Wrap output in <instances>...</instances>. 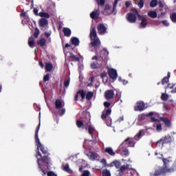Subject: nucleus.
<instances>
[{"instance_id": "13d9d810", "label": "nucleus", "mask_w": 176, "mask_h": 176, "mask_svg": "<svg viewBox=\"0 0 176 176\" xmlns=\"http://www.w3.org/2000/svg\"><path fill=\"white\" fill-rule=\"evenodd\" d=\"M47 176H57V175L56 173H54V172H53V171H48L47 173Z\"/></svg>"}, {"instance_id": "a19ab883", "label": "nucleus", "mask_w": 176, "mask_h": 176, "mask_svg": "<svg viewBox=\"0 0 176 176\" xmlns=\"http://www.w3.org/2000/svg\"><path fill=\"white\" fill-rule=\"evenodd\" d=\"M85 96H86V100H87L88 101H90V100L93 98V96H94V93L93 91H88Z\"/></svg>"}, {"instance_id": "69168bd1", "label": "nucleus", "mask_w": 176, "mask_h": 176, "mask_svg": "<svg viewBox=\"0 0 176 176\" xmlns=\"http://www.w3.org/2000/svg\"><path fill=\"white\" fill-rule=\"evenodd\" d=\"M174 87H175V84H168V89H174Z\"/></svg>"}, {"instance_id": "a211bd4d", "label": "nucleus", "mask_w": 176, "mask_h": 176, "mask_svg": "<svg viewBox=\"0 0 176 176\" xmlns=\"http://www.w3.org/2000/svg\"><path fill=\"white\" fill-rule=\"evenodd\" d=\"M96 60L97 61L96 62L91 63L90 67L91 69H97L102 66L101 63H100V60Z\"/></svg>"}, {"instance_id": "20e7f679", "label": "nucleus", "mask_w": 176, "mask_h": 176, "mask_svg": "<svg viewBox=\"0 0 176 176\" xmlns=\"http://www.w3.org/2000/svg\"><path fill=\"white\" fill-rule=\"evenodd\" d=\"M108 54H109V52L104 48L103 51L100 52V57L97 56H94L91 58V60L94 61V60H98V61H105L107 60V58L108 57Z\"/></svg>"}, {"instance_id": "864d4df0", "label": "nucleus", "mask_w": 176, "mask_h": 176, "mask_svg": "<svg viewBox=\"0 0 176 176\" xmlns=\"http://www.w3.org/2000/svg\"><path fill=\"white\" fill-rule=\"evenodd\" d=\"M63 115H65V109L63 108L59 111V116H63Z\"/></svg>"}, {"instance_id": "ddd939ff", "label": "nucleus", "mask_w": 176, "mask_h": 176, "mask_svg": "<svg viewBox=\"0 0 176 176\" xmlns=\"http://www.w3.org/2000/svg\"><path fill=\"white\" fill-rule=\"evenodd\" d=\"M114 96H115V92L112 89L107 90L104 92V98H106V100H112Z\"/></svg>"}, {"instance_id": "dca6fc26", "label": "nucleus", "mask_w": 176, "mask_h": 176, "mask_svg": "<svg viewBox=\"0 0 176 176\" xmlns=\"http://www.w3.org/2000/svg\"><path fill=\"white\" fill-rule=\"evenodd\" d=\"M162 138L164 144H171V142H173L174 141V137L170 135L169 134L162 137Z\"/></svg>"}, {"instance_id": "bf43d9fd", "label": "nucleus", "mask_w": 176, "mask_h": 176, "mask_svg": "<svg viewBox=\"0 0 176 176\" xmlns=\"http://www.w3.org/2000/svg\"><path fill=\"white\" fill-rule=\"evenodd\" d=\"M156 130L157 131H162V124H158L156 126Z\"/></svg>"}, {"instance_id": "052dcab7", "label": "nucleus", "mask_w": 176, "mask_h": 176, "mask_svg": "<svg viewBox=\"0 0 176 176\" xmlns=\"http://www.w3.org/2000/svg\"><path fill=\"white\" fill-rule=\"evenodd\" d=\"M131 11L133 12V14L138 15V10L136 8H132Z\"/></svg>"}, {"instance_id": "680f3d73", "label": "nucleus", "mask_w": 176, "mask_h": 176, "mask_svg": "<svg viewBox=\"0 0 176 176\" xmlns=\"http://www.w3.org/2000/svg\"><path fill=\"white\" fill-rule=\"evenodd\" d=\"M159 8H164V3H163L162 1H159L157 2Z\"/></svg>"}, {"instance_id": "58836bf2", "label": "nucleus", "mask_w": 176, "mask_h": 176, "mask_svg": "<svg viewBox=\"0 0 176 176\" xmlns=\"http://www.w3.org/2000/svg\"><path fill=\"white\" fill-rule=\"evenodd\" d=\"M53 69V65L50 63H46L45 64V71L47 72H50Z\"/></svg>"}, {"instance_id": "c85d7f7f", "label": "nucleus", "mask_w": 176, "mask_h": 176, "mask_svg": "<svg viewBox=\"0 0 176 176\" xmlns=\"http://www.w3.org/2000/svg\"><path fill=\"white\" fill-rule=\"evenodd\" d=\"M28 45L30 47L35 46V38H34V36H32L28 38Z\"/></svg>"}, {"instance_id": "c756f323", "label": "nucleus", "mask_w": 176, "mask_h": 176, "mask_svg": "<svg viewBox=\"0 0 176 176\" xmlns=\"http://www.w3.org/2000/svg\"><path fill=\"white\" fill-rule=\"evenodd\" d=\"M87 130L89 135H91L93 138L94 135V131H96V129H94L93 126L90 125L87 126Z\"/></svg>"}, {"instance_id": "423d86ee", "label": "nucleus", "mask_w": 176, "mask_h": 176, "mask_svg": "<svg viewBox=\"0 0 176 176\" xmlns=\"http://www.w3.org/2000/svg\"><path fill=\"white\" fill-rule=\"evenodd\" d=\"M101 163L104 164V167H116V168H119L120 164V162L116 160L111 162L110 164H108L107 163V160L102 159Z\"/></svg>"}, {"instance_id": "aec40b11", "label": "nucleus", "mask_w": 176, "mask_h": 176, "mask_svg": "<svg viewBox=\"0 0 176 176\" xmlns=\"http://www.w3.org/2000/svg\"><path fill=\"white\" fill-rule=\"evenodd\" d=\"M99 16H100V11L99 10L93 11L90 14V17L93 20H97V19H98Z\"/></svg>"}, {"instance_id": "2f4dec72", "label": "nucleus", "mask_w": 176, "mask_h": 176, "mask_svg": "<svg viewBox=\"0 0 176 176\" xmlns=\"http://www.w3.org/2000/svg\"><path fill=\"white\" fill-rule=\"evenodd\" d=\"M63 32L65 35V36H71V29L68 28H64L63 29Z\"/></svg>"}, {"instance_id": "473e14b6", "label": "nucleus", "mask_w": 176, "mask_h": 176, "mask_svg": "<svg viewBox=\"0 0 176 176\" xmlns=\"http://www.w3.org/2000/svg\"><path fill=\"white\" fill-rule=\"evenodd\" d=\"M71 42L74 45V46H79V43H80L79 38L76 37H72L71 38Z\"/></svg>"}, {"instance_id": "4c0bfd02", "label": "nucleus", "mask_w": 176, "mask_h": 176, "mask_svg": "<svg viewBox=\"0 0 176 176\" xmlns=\"http://www.w3.org/2000/svg\"><path fill=\"white\" fill-rule=\"evenodd\" d=\"M164 140L162 139V138L158 140L157 142H156V146H157L158 148H163V146H164Z\"/></svg>"}, {"instance_id": "79ce46f5", "label": "nucleus", "mask_w": 176, "mask_h": 176, "mask_svg": "<svg viewBox=\"0 0 176 176\" xmlns=\"http://www.w3.org/2000/svg\"><path fill=\"white\" fill-rule=\"evenodd\" d=\"M98 157V154L97 153L91 152L89 156L90 160H96Z\"/></svg>"}, {"instance_id": "cd10ccee", "label": "nucleus", "mask_w": 176, "mask_h": 176, "mask_svg": "<svg viewBox=\"0 0 176 176\" xmlns=\"http://www.w3.org/2000/svg\"><path fill=\"white\" fill-rule=\"evenodd\" d=\"M145 130L142 129L140 130L138 134H136L134 137V139L135 140V141H140V140H141L142 137V133H144Z\"/></svg>"}, {"instance_id": "6ab92c4d", "label": "nucleus", "mask_w": 176, "mask_h": 176, "mask_svg": "<svg viewBox=\"0 0 176 176\" xmlns=\"http://www.w3.org/2000/svg\"><path fill=\"white\" fill-rule=\"evenodd\" d=\"M76 123L78 129H82V127H84L85 130H87L88 124L83 123V121L80 120H77Z\"/></svg>"}, {"instance_id": "0e129e2a", "label": "nucleus", "mask_w": 176, "mask_h": 176, "mask_svg": "<svg viewBox=\"0 0 176 176\" xmlns=\"http://www.w3.org/2000/svg\"><path fill=\"white\" fill-rule=\"evenodd\" d=\"M112 9V6H111L109 4H107L105 6L104 10H111Z\"/></svg>"}, {"instance_id": "f03ea898", "label": "nucleus", "mask_w": 176, "mask_h": 176, "mask_svg": "<svg viewBox=\"0 0 176 176\" xmlns=\"http://www.w3.org/2000/svg\"><path fill=\"white\" fill-rule=\"evenodd\" d=\"M135 146V141L131 138H127L118 147V151L122 156H129V152L127 148H134Z\"/></svg>"}, {"instance_id": "f3484780", "label": "nucleus", "mask_w": 176, "mask_h": 176, "mask_svg": "<svg viewBox=\"0 0 176 176\" xmlns=\"http://www.w3.org/2000/svg\"><path fill=\"white\" fill-rule=\"evenodd\" d=\"M122 163L120 162V165L118 168H116L120 173H123V171H126V170H129L130 168V164H126V165L122 166Z\"/></svg>"}, {"instance_id": "bb28decb", "label": "nucleus", "mask_w": 176, "mask_h": 176, "mask_svg": "<svg viewBox=\"0 0 176 176\" xmlns=\"http://www.w3.org/2000/svg\"><path fill=\"white\" fill-rule=\"evenodd\" d=\"M71 82V79L69 78V77H66L65 78L64 82H63V87H64V90H65V89H67V87H69V83Z\"/></svg>"}, {"instance_id": "9b49d317", "label": "nucleus", "mask_w": 176, "mask_h": 176, "mask_svg": "<svg viewBox=\"0 0 176 176\" xmlns=\"http://www.w3.org/2000/svg\"><path fill=\"white\" fill-rule=\"evenodd\" d=\"M134 110L142 112V111L145 110V103L142 101L137 102L136 105L134 107Z\"/></svg>"}, {"instance_id": "e433bc0d", "label": "nucleus", "mask_w": 176, "mask_h": 176, "mask_svg": "<svg viewBox=\"0 0 176 176\" xmlns=\"http://www.w3.org/2000/svg\"><path fill=\"white\" fill-rule=\"evenodd\" d=\"M162 174H164V168H160L158 170H156L154 175L155 176H159V175H162Z\"/></svg>"}, {"instance_id": "9d476101", "label": "nucleus", "mask_w": 176, "mask_h": 176, "mask_svg": "<svg viewBox=\"0 0 176 176\" xmlns=\"http://www.w3.org/2000/svg\"><path fill=\"white\" fill-rule=\"evenodd\" d=\"M39 129H41V122H39L35 131V142L37 145V148H41L42 145V143H41V141L39 140V137L38 136V133H39Z\"/></svg>"}, {"instance_id": "4d7b16f0", "label": "nucleus", "mask_w": 176, "mask_h": 176, "mask_svg": "<svg viewBox=\"0 0 176 176\" xmlns=\"http://www.w3.org/2000/svg\"><path fill=\"white\" fill-rule=\"evenodd\" d=\"M136 17H138L139 21H142V19H145V17H144V16L140 14V13H138V14L136 15Z\"/></svg>"}, {"instance_id": "1a4fd4ad", "label": "nucleus", "mask_w": 176, "mask_h": 176, "mask_svg": "<svg viewBox=\"0 0 176 176\" xmlns=\"http://www.w3.org/2000/svg\"><path fill=\"white\" fill-rule=\"evenodd\" d=\"M126 19L129 23L134 24L137 21V15L133 14V12H129L126 16Z\"/></svg>"}, {"instance_id": "b1692460", "label": "nucleus", "mask_w": 176, "mask_h": 176, "mask_svg": "<svg viewBox=\"0 0 176 176\" xmlns=\"http://www.w3.org/2000/svg\"><path fill=\"white\" fill-rule=\"evenodd\" d=\"M153 115H155V113H153V111L149 112L146 114L142 113L140 116V119L142 120H145V119H146V118H149V116H153Z\"/></svg>"}, {"instance_id": "7c9ffc66", "label": "nucleus", "mask_w": 176, "mask_h": 176, "mask_svg": "<svg viewBox=\"0 0 176 176\" xmlns=\"http://www.w3.org/2000/svg\"><path fill=\"white\" fill-rule=\"evenodd\" d=\"M77 94H80V97H81V101L83 102L85 101V98H86V93L85 92V91L83 89L79 90L77 91Z\"/></svg>"}, {"instance_id": "49530a36", "label": "nucleus", "mask_w": 176, "mask_h": 176, "mask_svg": "<svg viewBox=\"0 0 176 176\" xmlns=\"http://www.w3.org/2000/svg\"><path fill=\"white\" fill-rule=\"evenodd\" d=\"M157 6V0H152L150 2V7L151 8H156Z\"/></svg>"}, {"instance_id": "0eeeda50", "label": "nucleus", "mask_w": 176, "mask_h": 176, "mask_svg": "<svg viewBox=\"0 0 176 176\" xmlns=\"http://www.w3.org/2000/svg\"><path fill=\"white\" fill-rule=\"evenodd\" d=\"M20 17L22 19V24L25 25V24H28L30 23V16H28V12L22 10L20 14Z\"/></svg>"}, {"instance_id": "6e6552de", "label": "nucleus", "mask_w": 176, "mask_h": 176, "mask_svg": "<svg viewBox=\"0 0 176 176\" xmlns=\"http://www.w3.org/2000/svg\"><path fill=\"white\" fill-rule=\"evenodd\" d=\"M91 41L90 44L91 45V47H94L95 52H96V53H98V49L101 47V41H100V38H97Z\"/></svg>"}, {"instance_id": "774afa93", "label": "nucleus", "mask_w": 176, "mask_h": 176, "mask_svg": "<svg viewBox=\"0 0 176 176\" xmlns=\"http://www.w3.org/2000/svg\"><path fill=\"white\" fill-rule=\"evenodd\" d=\"M151 122H159L158 119H156L155 117H151Z\"/></svg>"}, {"instance_id": "f257e3e1", "label": "nucleus", "mask_w": 176, "mask_h": 176, "mask_svg": "<svg viewBox=\"0 0 176 176\" xmlns=\"http://www.w3.org/2000/svg\"><path fill=\"white\" fill-rule=\"evenodd\" d=\"M37 149L42 152L38 151V156H40L41 158H37V164L38 167L39 168V171H42L44 175H46V172L50 170V164L52 163V160L49 156H50V153L47 149L45 148L43 145H41V147H37Z\"/></svg>"}, {"instance_id": "338daca9", "label": "nucleus", "mask_w": 176, "mask_h": 176, "mask_svg": "<svg viewBox=\"0 0 176 176\" xmlns=\"http://www.w3.org/2000/svg\"><path fill=\"white\" fill-rule=\"evenodd\" d=\"M107 74L105 72L102 73L101 75H100L101 79H104V78H107Z\"/></svg>"}, {"instance_id": "3c124183", "label": "nucleus", "mask_w": 176, "mask_h": 176, "mask_svg": "<svg viewBox=\"0 0 176 176\" xmlns=\"http://www.w3.org/2000/svg\"><path fill=\"white\" fill-rule=\"evenodd\" d=\"M102 175L103 176H111V172L108 170H104L102 172Z\"/></svg>"}, {"instance_id": "603ef678", "label": "nucleus", "mask_w": 176, "mask_h": 176, "mask_svg": "<svg viewBox=\"0 0 176 176\" xmlns=\"http://www.w3.org/2000/svg\"><path fill=\"white\" fill-rule=\"evenodd\" d=\"M50 79V74H47L43 77V82H49Z\"/></svg>"}, {"instance_id": "4be33fe9", "label": "nucleus", "mask_w": 176, "mask_h": 176, "mask_svg": "<svg viewBox=\"0 0 176 176\" xmlns=\"http://www.w3.org/2000/svg\"><path fill=\"white\" fill-rule=\"evenodd\" d=\"M64 105H63V102L60 99H56L55 101V108L56 109H61Z\"/></svg>"}, {"instance_id": "09e8293b", "label": "nucleus", "mask_w": 176, "mask_h": 176, "mask_svg": "<svg viewBox=\"0 0 176 176\" xmlns=\"http://www.w3.org/2000/svg\"><path fill=\"white\" fill-rule=\"evenodd\" d=\"M63 170H64V171H66V173H71V169H69V165H68V164L63 166Z\"/></svg>"}, {"instance_id": "4468645a", "label": "nucleus", "mask_w": 176, "mask_h": 176, "mask_svg": "<svg viewBox=\"0 0 176 176\" xmlns=\"http://www.w3.org/2000/svg\"><path fill=\"white\" fill-rule=\"evenodd\" d=\"M98 32L99 35H104L107 34V27L104 24L100 23L98 25Z\"/></svg>"}, {"instance_id": "e2e57ef3", "label": "nucleus", "mask_w": 176, "mask_h": 176, "mask_svg": "<svg viewBox=\"0 0 176 176\" xmlns=\"http://www.w3.org/2000/svg\"><path fill=\"white\" fill-rule=\"evenodd\" d=\"M162 23L163 25H165V27H168L170 25V23L167 21H162Z\"/></svg>"}, {"instance_id": "2eb2a0df", "label": "nucleus", "mask_w": 176, "mask_h": 176, "mask_svg": "<svg viewBox=\"0 0 176 176\" xmlns=\"http://www.w3.org/2000/svg\"><path fill=\"white\" fill-rule=\"evenodd\" d=\"M159 119L161 122H163L168 129H170L171 127V121L168 120V118L166 117H159Z\"/></svg>"}, {"instance_id": "ea45409f", "label": "nucleus", "mask_w": 176, "mask_h": 176, "mask_svg": "<svg viewBox=\"0 0 176 176\" xmlns=\"http://www.w3.org/2000/svg\"><path fill=\"white\" fill-rule=\"evenodd\" d=\"M40 17H45V19H50V14L47 12H41L38 13Z\"/></svg>"}, {"instance_id": "6e6d98bb", "label": "nucleus", "mask_w": 176, "mask_h": 176, "mask_svg": "<svg viewBox=\"0 0 176 176\" xmlns=\"http://www.w3.org/2000/svg\"><path fill=\"white\" fill-rule=\"evenodd\" d=\"M90 175V171L86 170H84L82 174V176H89Z\"/></svg>"}, {"instance_id": "72a5a7b5", "label": "nucleus", "mask_w": 176, "mask_h": 176, "mask_svg": "<svg viewBox=\"0 0 176 176\" xmlns=\"http://www.w3.org/2000/svg\"><path fill=\"white\" fill-rule=\"evenodd\" d=\"M120 0H114V3L113 4V9L111 11L112 14H116V7L118 6V2Z\"/></svg>"}, {"instance_id": "f8f14e48", "label": "nucleus", "mask_w": 176, "mask_h": 176, "mask_svg": "<svg viewBox=\"0 0 176 176\" xmlns=\"http://www.w3.org/2000/svg\"><path fill=\"white\" fill-rule=\"evenodd\" d=\"M109 76L113 80H116L118 79V72L115 69H109Z\"/></svg>"}, {"instance_id": "37998d69", "label": "nucleus", "mask_w": 176, "mask_h": 176, "mask_svg": "<svg viewBox=\"0 0 176 176\" xmlns=\"http://www.w3.org/2000/svg\"><path fill=\"white\" fill-rule=\"evenodd\" d=\"M170 19L173 23H176V12H173L170 15Z\"/></svg>"}, {"instance_id": "5701e85b", "label": "nucleus", "mask_w": 176, "mask_h": 176, "mask_svg": "<svg viewBox=\"0 0 176 176\" xmlns=\"http://www.w3.org/2000/svg\"><path fill=\"white\" fill-rule=\"evenodd\" d=\"M104 152L105 153H108V155H109L110 156H115L116 155V153H115L113 151V149H112V148L111 147H107L104 149Z\"/></svg>"}, {"instance_id": "8fccbe9b", "label": "nucleus", "mask_w": 176, "mask_h": 176, "mask_svg": "<svg viewBox=\"0 0 176 176\" xmlns=\"http://www.w3.org/2000/svg\"><path fill=\"white\" fill-rule=\"evenodd\" d=\"M33 36L34 38H38V36H39V29H38V28H35Z\"/></svg>"}, {"instance_id": "a18cd8bd", "label": "nucleus", "mask_w": 176, "mask_h": 176, "mask_svg": "<svg viewBox=\"0 0 176 176\" xmlns=\"http://www.w3.org/2000/svg\"><path fill=\"white\" fill-rule=\"evenodd\" d=\"M162 162L164 163V167H165V168H167L168 166V163H170V160L166 159V158H162Z\"/></svg>"}, {"instance_id": "393cba45", "label": "nucleus", "mask_w": 176, "mask_h": 176, "mask_svg": "<svg viewBox=\"0 0 176 176\" xmlns=\"http://www.w3.org/2000/svg\"><path fill=\"white\" fill-rule=\"evenodd\" d=\"M170 75H171V73L168 72L167 74V76H165L164 78H162L161 81L162 85H166V83H168Z\"/></svg>"}, {"instance_id": "f704fd0d", "label": "nucleus", "mask_w": 176, "mask_h": 176, "mask_svg": "<svg viewBox=\"0 0 176 176\" xmlns=\"http://www.w3.org/2000/svg\"><path fill=\"white\" fill-rule=\"evenodd\" d=\"M148 16L151 19H156V17H157V12H156V11H148Z\"/></svg>"}, {"instance_id": "39448f33", "label": "nucleus", "mask_w": 176, "mask_h": 176, "mask_svg": "<svg viewBox=\"0 0 176 176\" xmlns=\"http://www.w3.org/2000/svg\"><path fill=\"white\" fill-rule=\"evenodd\" d=\"M38 26L41 31H47L49 29V21L45 18H41L38 20Z\"/></svg>"}, {"instance_id": "5fc2aeb1", "label": "nucleus", "mask_w": 176, "mask_h": 176, "mask_svg": "<svg viewBox=\"0 0 176 176\" xmlns=\"http://www.w3.org/2000/svg\"><path fill=\"white\" fill-rule=\"evenodd\" d=\"M138 6L140 9H142L144 8V0H140L138 3Z\"/></svg>"}, {"instance_id": "de8ad7c7", "label": "nucleus", "mask_w": 176, "mask_h": 176, "mask_svg": "<svg viewBox=\"0 0 176 176\" xmlns=\"http://www.w3.org/2000/svg\"><path fill=\"white\" fill-rule=\"evenodd\" d=\"M161 100H162V101H167L168 100V94H162L161 96Z\"/></svg>"}, {"instance_id": "c03bdc74", "label": "nucleus", "mask_w": 176, "mask_h": 176, "mask_svg": "<svg viewBox=\"0 0 176 176\" xmlns=\"http://www.w3.org/2000/svg\"><path fill=\"white\" fill-rule=\"evenodd\" d=\"M72 60V61H80V58L78 56H76V55L74 54H72L71 56H70Z\"/></svg>"}, {"instance_id": "a878e982", "label": "nucleus", "mask_w": 176, "mask_h": 176, "mask_svg": "<svg viewBox=\"0 0 176 176\" xmlns=\"http://www.w3.org/2000/svg\"><path fill=\"white\" fill-rule=\"evenodd\" d=\"M37 45L41 46V47H45V46H46V38H41L40 40L37 41Z\"/></svg>"}, {"instance_id": "412c9836", "label": "nucleus", "mask_w": 176, "mask_h": 176, "mask_svg": "<svg viewBox=\"0 0 176 176\" xmlns=\"http://www.w3.org/2000/svg\"><path fill=\"white\" fill-rule=\"evenodd\" d=\"M90 38H91V40L97 39V38H98L97 37V32L96 31L95 27L92 28L91 30Z\"/></svg>"}, {"instance_id": "7ed1b4c3", "label": "nucleus", "mask_w": 176, "mask_h": 176, "mask_svg": "<svg viewBox=\"0 0 176 176\" xmlns=\"http://www.w3.org/2000/svg\"><path fill=\"white\" fill-rule=\"evenodd\" d=\"M104 108H108L104 109L102 111V113L101 115V118L102 119V120H105V119H107V116H109V115H111V113H112V109H109V107H111V102H104Z\"/></svg>"}, {"instance_id": "c9c22d12", "label": "nucleus", "mask_w": 176, "mask_h": 176, "mask_svg": "<svg viewBox=\"0 0 176 176\" xmlns=\"http://www.w3.org/2000/svg\"><path fill=\"white\" fill-rule=\"evenodd\" d=\"M146 25H148V21L146 20V18L142 19L140 25V28H145Z\"/></svg>"}]
</instances>
